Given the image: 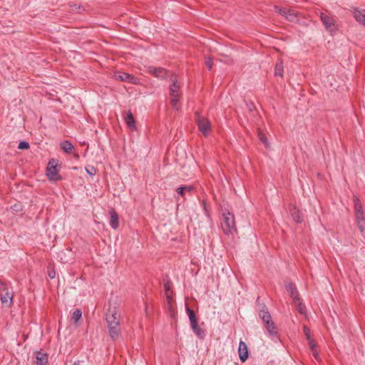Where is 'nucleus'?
Masks as SVG:
<instances>
[{"mask_svg":"<svg viewBox=\"0 0 365 365\" xmlns=\"http://www.w3.org/2000/svg\"><path fill=\"white\" fill-rule=\"evenodd\" d=\"M48 276H49L51 278H54L55 274H54V273H52V272H50L48 273Z\"/></svg>","mask_w":365,"mask_h":365,"instance_id":"ea45409f","label":"nucleus"},{"mask_svg":"<svg viewBox=\"0 0 365 365\" xmlns=\"http://www.w3.org/2000/svg\"><path fill=\"white\" fill-rule=\"evenodd\" d=\"M185 309H186L187 314L189 317L190 323L192 324V323L197 322L198 320L195 315V312L192 309H191L187 305L185 306Z\"/></svg>","mask_w":365,"mask_h":365,"instance_id":"b1692460","label":"nucleus"},{"mask_svg":"<svg viewBox=\"0 0 365 365\" xmlns=\"http://www.w3.org/2000/svg\"><path fill=\"white\" fill-rule=\"evenodd\" d=\"M110 225L112 228L117 229L119 226L118 215L114 210L110 211Z\"/></svg>","mask_w":365,"mask_h":365,"instance_id":"2eb2a0df","label":"nucleus"},{"mask_svg":"<svg viewBox=\"0 0 365 365\" xmlns=\"http://www.w3.org/2000/svg\"><path fill=\"white\" fill-rule=\"evenodd\" d=\"M19 150H25L29 148V143L26 141H21L18 145Z\"/></svg>","mask_w":365,"mask_h":365,"instance_id":"2f4dec72","label":"nucleus"},{"mask_svg":"<svg viewBox=\"0 0 365 365\" xmlns=\"http://www.w3.org/2000/svg\"><path fill=\"white\" fill-rule=\"evenodd\" d=\"M5 291V294L1 295L0 299L2 304H6L9 301L10 302V304H12L13 302V293L9 292L8 290V288L6 287V290Z\"/></svg>","mask_w":365,"mask_h":365,"instance_id":"a211bd4d","label":"nucleus"},{"mask_svg":"<svg viewBox=\"0 0 365 365\" xmlns=\"http://www.w3.org/2000/svg\"><path fill=\"white\" fill-rule=\"evenodd\" d=\"M73 365H80V364L78 363H77V362H75V363L73 364Z\"/></svg>","mask_w":365,"mask_h":365,"instance_id":"a19ab883","label":"nucleus"},{"mask_svg":"<svg viewBox=\"0 0 365 365\" xmlns=\"http://www.w3.org/2000/svg\"><path fill=\"white\" fill-rule=\"evenodd\" d=\"M319 17L324 27L328 31L332 33L335 32L337 30L338 26L334 16H333L330 14L321 12L319 14Z\"/></svg>","mask_w":365,"mask_h":365,"instance_id":"7ed1b4c3","label":"nucleus"},{"mask_svg":"<svg viewBox=\"0 0 365 365\" xmlns=\"http://www.w3.org/2000/svg\"><path fill=\"white\" fill-rule=\"evenodd\" d=\"M81 6H78V9L79 10L81 9Z\"/></svg>","mask_w":365,"mask_h":365,"instance_id":"79ce46f5","label":"nucleus"},{"mask_svg":"<svg viewBox=\"0 0 365 365\" xmlns=\"http://www.w3.org/2000/svg\"><path fill=\"white\" fill-rule=\"evenodd\" d=\"M61 148L66 153H71L74 149L73 145L68 140H65L61 143Z\"/></svg>","mask_w":365,"mask_h":365,"instance_id":"5701e85b","label":"nucleus"},{"mask_svg":"<svg viewBox=\"0 0 365 365\" xmlns=\"http://www.w3.org/2000/svg\"><path fill=\"white\" fill-rule=\"evenodd\" d=\"M221 226L225 235H232L237 232L233 213L229 211L222 213Z\"/></svg>","mask_w":365,"mask_h":365,"instance_id":"f03ea898","label":"nucleus"},{"mask_svg":"<svg viewBox=\"0 0 365 365\" xmlns=\"http://www.w3.org/2000/svg\"><path fill=\"white\" fill-rule=\"evenodd\" d=\"M170 101L173 108L178 110L179 109L178 104L179 101L178 96H170Z\"/></svg>","mask_w":365,"mask_h":365,"instance_id":"cd10ccee","label":"nucleus"},{"mask_svg":"<svg viewBox=\"0 0 365 365\" xmlns=\"http://www.w3.org/2000/svg\"><path fill=\"white\" fill-rule=\"evenodd\" d=\"M291 215L293 217V220L297 222L300 223L303 221V217L301 212L297 209L296 207H293L290 210Z\"/></svg>","mask_w":365,"mask_h":365,"instance_id":"dca6fc26","label":"nucleus"},{"mask_svg":"<svg viewBox=\"0 0 365 365\" xmlns=\"http://www.w3.org/2000/svg\"><path fill=\"white\" fill-rule=\"evenodd\" d=\"M106 319L110 337L113 340L117 339L120 334V314L115 310H110Z\"/></svg>","mask_w":365,"mask_h":365,"instance_id":"f257e3e1","label":"nucleus"},{"mask_svg":"<svg viewBox=\"0 0 365 365\" xmlns=\"http://www.w3.org/2000/svg\"><path fill=\"white\" fill-rule=\"evenodd\" d=\"M197 123L200 132H202L204 135H207L210 130V122L205 117L198 116Z\"/></svg>","mask_w":365,"mask_h":365,"instance_id":"423d86ee","label":"nucleus"},{"mask_svg":"<svg viewBox=\"0 0 365 365\" xmlns=\"http://www.w3.org/2000/svg\"><path fill=\"white\" fill-rule=\"evenodd\" d=\"M205 65L207 67L209 70H211L213 66V61L212 58L210 57H207L205 58Z\"/></svg>","mask_w":365,"mask_h":365,"instance_id":"473e14b6","label":"nucleus"},{"mask_svg":"<svg viewBox=\"0 0 365 365\" xmlns=\"http://www.w3.org/2000/svg\"><path fill=\"white\" fill-rule=\"evenodd\" d=\"M309 346L311 350L313 351V356L315 359L318 357V352L316 350V344L312 339L308 340Z\"/></svg>","mask_w":365,"mask_h":365,"instance_id":"bb28decb","label":"nucleus"},{"mask_svg":"<svg viewBox=\"0 0 365 365\" xmlns=\"http://www.w3.org/2000/svg\"><path fill=\"white\" fill-rule=\"evenodd\" d=\"M355 216L356 220H364V214L363 211L355 212Z\"/></svg>","mask_w":365,"mask_h":365,"instance_id":"f704fd0d","label":"nucleus"},{"mask_svg":"<svg viewBox=\"0 0 365 365\" xmlns=\"http://www.w3.org/2000/svg\"><path fill=\"white\" fill-rule=\"evenodd\" d=\"M259 317L261 318L264 324L272 321L271 315L267 309L261 310L259 312Z\"/></svg>","mask_w":365,"mask_h":365,"instance_id":"aec40b11","label":"nucleus"},{"mask_svg":"<svg viewBox=\"0 0 365 365\" xmlns=\"http://www.w3.org/2000/svg\"><path fill=\"white\" fill-rule=\"evenodd\" d=\"M247 107L250 111L255 109V105L252 103H247Z\"/></svg>","mask_w":365,"mask_h":365,"instance_id":"4c0bfd02","label":"nucleus"},{"mask_svg":"<svg viewBox=\"0 0 365 365\" xmlns=\"http://www.w3.org/2000/svg\"><path fill=\"white\" fill-rule=\"evenodd\" d=\"M284 73V67H283V61L282 59H278L275 68H274V75L282 77Z\"/></svg>","mask_w":365,"mask_h":365,"instance_id":"6ab92c4d","label":"nucleus"},{"mask_svg":"<svg viewBox=\"0 0 365 365\" xmlns=\"http://www.w3.org/2000/svg\"><path fill=\"white\" fill-rule=\"evenodd\" d=\"M297 309H298V311L300 314H304L305 313V311H306V307L305 306L302 304L301 302H299L298 304H297Z\"/></svg>","mask_w":365,"mask_h":365,"instance_id":"c9c22d12","label":"nucleus"},{"mask_svg":"<svg viewBox=\"0 0 365 365\" xmlns=\"http://www.w3.org/2000/svg\"><path fill=\"white\" fill-rule=\"evenodd\" d=\"M170 81L171 84L170 86V96H178L179 86L177 84L176 76H172Z\"/></svg>","mask_w":365,"mask_h":365,"instance_id":"4468645a","label":"nucleus"},{"mask_svg":"<svg viewBox=\"0 0 365 365\" xmlns=\"http://www.w3.org/2000/svg\"><path fill=\"white\" fill-rule=\"evenodd\" d=\"M266 329L267 330L270 336H275L277 334V327L272 320L264 324Z\"/></svg>","mask_w":365,"mask_h":365,"instance_id":"412c9836","label":"nucleus"},{"mask_svg":"<svg viewBox=\"0 0 365 365\" xmlns=\"http://www.w3.org/2000/svg\"><path fill=\"white\" fill-rule=\"evenodd\" d=\"M81 316H82V312L81 309H76L73 314H72V319L74 320V322L76 323L81 318Z\"/></svg>","mask_w":365,"mask_h":365,"instance_id":"c85d7f7f","label":"nucleus"},{"mask_svg":"<svg viewBox=\"0 0 365 365\" xmlns=\"http://www.w3.org/2000/svg\"><path fill=\"white\" fill-rule=\"evenodd\" d=\"M35 354V364L36 365H46L48 363V354L41 351H36Z\"/></svg>","mask_w":365,"mask_h":365,"instance_id":"1a4fd4ad","label":"nucleus"},{"mask_svg":"<svg viewBox=\"0 0 365 365\" xmlns=\"http://www.w3.org/2000/svg\"><path fill=\"white\" fill-rule=\"evenodd\" d=\"M165 292H166V295H167L168 300L170 302V301L171 300V297H170V296L168 294V291H169V289H170V287H169L168 284H165Z\"/></svg>","mask_w":365,"mask_h":365,"instance_id":"e433bc0d","label":"nucleus"},{"mask_svg":"<svg viewBox=\"0 0 365 365\" xmlns=\"http://www.w3.org/2000/svg\"><path fill=\"white\" fill-rule=\"evenodd\" d=\"M354 203L355 212L363 211L361 201L356 196L354 197Z\"/></svg>","mask_w":365,"mask_h":365,"instance_id":"a878e982","label":"nucleus"},{"mask_svg":"<svg viewBox=\"0 0 365 365\" xmlns=\"http://www.w3.org/2000/svg\"><path fill=\"white\" fill-rule=\"evenodd\" d=\"M238 354L241 361L245 362L248 358V348L246 343L240 340L238 347Z\"/></svg>","mask_w":365,"mask_h":365,"instance_id":"0eeeda50","label":"nucleus"},{"mask_svg":"<svg viewBox=\"0 0 365 365\" xmlns=\"http://www.w3.org/2000/svg\"><path fill=\"white\" fill-rule=\"evenodd\" d=\"M190 327L195 334L200 339H203L205 336V331L198 325V321L190 324Z\"/></svg>","mask_w":365,"mask_h":365,"instance_id":"ddd939ff","label":"nucleus"},{"mask_svg":"<svg viewBox=\"0 0 365 365\" xmlns=\"http://www.w3.org/2000/svg\"><path fill=\"white\" fill-rule=\"evenodd\" d=\"M86 173L91 176L95 175L97 173V169L93 165H88L86 168Z\"/></svg>","mask_w":365,"mask_h":365,"instance_id":"c756f323","label":"nucleus"},{"mask_svg":"<svg viewBox=\"0 0 365 365\" xmlns=\"http://www.w3.org/2000/svg\"><path fill=\"white\" fill-rule=\"evenodd\" d=\"M124 120L127 126L131 130H135L136 129L135 120L134 119L133 113L130 110L124 114Z\"/></svg>","mask_w":365,"mask_h":365,"instance_id":"9b49d317","label":"nucleus"},{"mask_svg":"<svg viewBox=\"0 0 365 365\" xmlns=\"http://www.w3.org/2000/svg\"><path fill=\"white\" fill-rule=\"evenodd\" d=\"M357 226L360 230L361 232H363L365 230V219L364 220H356Z\"/></svg>","mask_w":365,"mask_h":365,"instance_id":"7c9ffc66","label":"nucleus"},{"mask_svg":"<svg viewBox=\"0 0 365 365\" xmlns=\"http://www.w3.org/2000/svg\"><path fill=\"white\" fill-rule=\"evenodd\" d=\"M275 9L280 15L284 16L287 20L290 21H294L296 18L295 14L287 8L282 9L275 7Z\"/></svg>","mask_w":365,"mask_h":365,"instance_id":"f8f14e48","label":"nucleus"},{"mask_svg":"<svg viewBox=\"0 0 365 365\" xmlns=\"http://www.w3.org/2000/svg\"><path fill=\"white\" fill-rule=\"evenodd\" d=\"M287 292H289L290 297L293 299L295 303L299 300V293L296 286L292 282H289L285 285Z\"/></svg>","mask_w":365,"mask_h":365,"instance_id":"9d476101","label":"nucleus"},{"mask_svg":"<svg viewBox=\"0 0 365 365\" xmlns=\"http://www.w3.org/2000/svg\"><path fill=\"white\" fill-rule=\"evenodd\" d=\"M54 160L52 159L49 161L48 166H47V176L49 180H61V176L58 174V170L56 168V165H53Z\"/></svg>","mask_w":365,"mask_h":365,"instance_id":"39448f33","label":"nucleus"},{"mask_svg":"<svg viewBox=\"0 0 365 365\" xmlns=\"http://www.w3.org/2000/svg\"><path fill=\"white\" fill-rule=\"evenodd\" d=\"M0 289L2 290H6V285L4 283L0 282Z\"/></svg>","mask_w":365,"mask_h":365,"instance_id":"58836bf2","label":"nucleus"},{"mask_svg":"<svg viewBox=\"0 0 365 365\" xmlns=\"http://www.w3.org/2000/svg\"><path fill=\"white\" fill-rule=\"evenodd\" d=\"M258 138L259 140L265 145L266 148L269 147V143L268 142L267 138L262 130H258Z\"/></svg>","mask_w":365,"mask_h":365,"instance_id":"393cba45","label":"nucleus"},{"mask_svg":"<svg viewBox=\"0 0 365 365\" xmlns=\"http://www.w3.org/2000/svg\"><path fill=\"white\" fill-rule=\"evenodd\" d=\"M114 78L123 82H128L132 84L137 85L139 83V79L134 76L128 73L118 71L114 73Z\"/></svg>","mask_w":365,"mask_h":365,"instance_id":"20e7f679","label":"nucleus"},{"mask_svg":"<svg viewBox=\"0 0 365 365\" xmlns=\"http://www.w3.org/2000/svg\"><path fill=\"white\" fill-rule=\"evenodd\" d=\"M148 72L157 78H164L168 75V71L161 67L150 66L148 68Z\"/></svg>","mask_w":365,"mask_h":365,"instance_id":"6e6552de","label":"nucleus"},{"mask_svg":"<svg viewBox=\"0 0 365 365\" xmlns=\"http://www.w3.org/2000/svg\"><path fill=\"white\" fill-rule=\"evenodd\" d=\"M193 190L194 187L192 185L181 186L176 190L177 193L182 196V197H185V195L186 192L191 193Z\"/></svg>","mask_w":365,"mask_h":365,"instance_id":"f3484780","label":"nucleus"},{"mask_svg":"<svg viewBox=\"0 0 365 365\" xmlns=\"http://www.w3.org/2000/svg\"><path fill=\"white\" fill-rule=\"evenodd\" d=\"M303 331L307 340L312 339L310 329L307 327H304Z\"/></svg>","mask_w":365,"mask_h":365,"instance_id":"72a5a7b5","label":"nucleus"},{"mask_svg":"<svg viewBox=\"0 0 365 365\" xmlns=\"http://www.w3.org/2000/svg\"><path fill=\"white\" fill-rule=\"evenodd\" d=\"M356 20L365 26V10L357 11L354 13Z\"/></svg>","mask_w":365,"mask_h":365,"instance_id":"4be33fe9","label":"nucleus"}]
</instances>
